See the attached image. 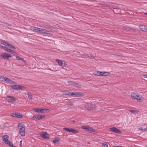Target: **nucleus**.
<instances>
[{
  "label": "nucleus",
  "mask_w": 147,
  "mask_h": 147,
  "mask_svg": "<svg viewBox=\"0 0 147 147\" xmlns=\"http://www.w3.org/2000/svg\"><path fill=\"white\" fill-rule=\"evenodd\" d=\"M131 97L132 99L136 100L139 102H141L144 100L142 96L137 93L132 92L131 95Z\"/></svg>",
  "instance_id": "obj_1"
},
{
  "label": "nucleus",
  "mask_w": 147,
  "mask_h": 147,
  "mask_svg": "<svg viewBox=\"0 0 147 147\" xmlns=\"http://www.w3.org/2000/svg\"><path fill=\"white\" fill-rule=\"evenodd\" d=\"M18 128L19 129V134L22 136H24L25 134V128L24 125L22 123H19L18 125Z\"/></svg>",
  "instance_id": "obj_2"
},
{
  "label": "nucleus",
  "mask_w": 147,
  "mask_h": 147,
  "mask_svg": "<svg viewBox=\"0 0 147 147\" xmlns=\"http://www.w3.org/2000/svg\"><path fill=\"white\" fill-rule=\"evenodd\" d=\"M33 110L39 114L45 113L48 112L50 111V110L48 109L40 108H34L33 109Z\"/></svg>",
  "instance_id": "obj_3"
},
{
  "label": "nucleus",
  "mask_w": 147,
  "mask_h": 147,
  "mask_svg": "<svg viewBox=\"0 0 147 147\" xmlns=\"http://www.w3.org/2000/svg\"><path fill=\"white\" fill-rule=\"evenodd\" d=\"M81 128L84 129L86 131H88L91 133H93L96 134L97 132L93 129V128L87 126H83L81 127Z\"/></svg>",
  "instance_id": "obj_4"
},
{
  "label": "nucleus",
  "mask_w": 147,
  "mask_h": 147,
  "mask_svg": "<svg viewBox=\"0 0 147 147\" xmlns=\"http://www.w3.org/2000/svg\"><path fill=\"white\" fill-rule=\"evenodd\" d=\"M0 79H2L3 80L6 81L7 83L12 84H15V82L11 80L10 78L3 76H0Z\"/></svg>",
  "instance_id": "obj_5"
},
{
  "label": "nucleus",
  "mask_w": 147,
  "mask_h": 147,
  "mask_svg": "<svg viewBox=\"0 0 147 147\" xmlns=\"http://www.w3.org/2000/svg\"><path fill=\"white\" fill-rule=\"evenodd\" d=\"M45 115H34L32 117V118L35 121L37 120H40L41 119L45 117Z\"/></svg>",
  "instance_id": "obj_6"
},
{
  "label": "nucleus",
  "mask_w": 147,
  "mask_h": 147,
  "mask_svg": "<svg viewBox=\"0 0 147 147\" xmlns=\"http://www.w3.org/2000/svg\"><path fill=\"white\" fill-rule=\"evenodd\" d=\"M8 138L9 136L7 135L4 136L2 138L3 141L4 142L5 144L8 145L9 146H10L11 143L8 140Z\"/></svg>",
  "instance_id": "obj_7"
},
{
  "label": "nucleus",
  "mask_w": 147,
  "mask_h": 147,
  "mask_svg": "<svg viewBox=\"0 0 147 147\" xmlns=\"http://www.w3.org/2000/svg\"><path fill=\"white\" fill-rule=\"evenodd\" d=\"M83 95V93L80 92H71L70 96L73 97H78L82 96Z\"/></svg>",
  "instance_id": "obj_8"
},
{
  "label": "nucleus",
  "mask_w": 147,
  "mask_h": 147,
  "mask_svg": "<svg viewBox=\"0 0 147 147\" xmlns=\"http://www.w3.org/2000/svg\"><path fill=\"white\" fill-rule=\"evenodd\" d=\"M40 135L42 137L45 139L48 140L49 138V134L46 132L43 131L41 132L40 134Z\"/></svg>",
  "instance_id": "obj_9"
},
{
  "label": "nucleus",
  "mask_w": 147,
  "mask_h": 147,
  "mask_svg": "<svg viewBox=\"0 0 147 147\" xmlns=\"http://www.w3.org/2000/svg\"><path fill=\"white\" fill-rule=\"evenodd\" d=\"M0 57L4 59H8L9 57H11L10 54H8L6 53H3L0 55Z\"/></svg>",
  "instance_id": "obj_10"
},
{
  "label": "nucleus",
  "mask_w": 147,
  "mask_h": 147,
  "mask_svg": "<svg viewBox=\"0 0 147 147\" xmlns=\"http://www.w3.org/2000/svg\"><path fill=\"white\" fill-rule=\"evenodd\" d=\"M95 105L92 104L90 103L86 104L85 105L86 108L88 110H92L93 108H94Z\"/></svg>",
  "instance_id": "obj_11"
},
{
  "label": "nucleus",
  "mask_w": 147,
  "mask_h": 147,
  "mask_svg": "<svg viewBox=\"0 0 147 147\" xmlns=\"http://www.w3.org/2000/svg\"><path fill=\"white\" fill-rule=\"evenodd\" d=\"M6 100L9 102H13L16 101V98L13 96H9L7 97Z\"/></svg>",
  "instance_id": "obj_12"
},
{
  "label": "nucleus",
  "mask_w": 147,
  "mask_h": 147,
  "mask_svg": "<svg viewBox=\"0 0 147 147\" xmlns=\"http://www.w3.org/2000/svg\"><path fill=\"white\" fill-rule=\"evenodd\" d=\"M38 32H39L41 34H51L50 32L48 30H46L45 29L40 28V29H39Z\"/></svg>",
  "instance_id": "obj_13"
},
{
  "label": "nucleus",
  "mask_w": 147,
  "mask_h": 147,
  "mask_svg": "<svg viewBox=\"0 0 147 147\" xmlns=\"http://www.w3.org/2000/svg\"><path fill=\"white\" fill-rule=\"evenodd\" d=\"M11 88L15 90H22L24 89V87L19 85H14L11 86Z\"/></svg>",
  "instance_id": "obj_14"
},
{
  "label": "nucleus",
  "mask_w": 147,
  "mask_h": 147,
  "mask_svg": "<svg viewBox=\"0 0 147 147\" xmlns=\"http://www.w3.org/2000/svg\"><path fill=\"white\" fill-rule=\"evenodd\" d=\"M110 131L116 133L120 134L121 133V131L119 130L118 129L114 127H113L111 128H110Z\"/></svg>",
  "instance_id": "obj_15"
},
{
  "label": "nucleus",
  "mask_w": 147,
  "mask_h": 147,
  "mask_svg": "<svg viewBox=\"0 0 147 147\" xmlns=\"http://www.w3.org/2000/svg\"><path fill=\"white\" fill-rule=\"evenodd\" d=\"M11 115L12 116L14 117H16L20 118H22L23 117L22 115L18 113H13Z\"/></svg>",
  "instance_id": "obj_16"
},
{
  "label": "nucleus",
  "mask_w": 147,
  "mask_h": 147,
  "mask_svg": "<svg viewBox=\"0 0 147 147\" xmlns=\"http://www.w3.org/2000/svg\"><path fill=\"white\" fill-rule=\"evenodd\" d=\"M30 30L33 32H38L39 29H40V28L33 26L30 27Z\"/></svg>",
  "instance_id": "obj_17"
},
{
  "label": "nucleus",
  "mask_w": 147,
  "mask_h": 147,
  "mask_svg": "<svg viewBox=\"0 0 147 147\" xmlns=\"http://www.w3.org/2000/svg\"><path fill=\"white\" fill-rule=\"evenodd\" d=\"M67 82L69 85L73 86H76V85H80L79 83H76L73 81H69Z\"/></svg>",
  "instance_id": "obj_18"
},
{
  "label": "nucleus",
  "mask_w": 147,
  "mask_h": 147,
  "mask_svg": "<svg viewBox=\"0 0 147 147\" xmlns=\"http://www.w3.org/2000/svg\"><path fill=\"white\" fill-rule=\"evenodd\" d=\"M146 26L144 25H141L139 26V28L141 30L144 31H146Z\"/></svg>",
  "instance_id": "obj_19"
},
{
  "label": "nucleus",
  "mask_w": 147,
  "mask_h": 147,
  "mask_svg": "<svg viewBox=\"0 0 147 147\" xmlns=\"http://www.w3.org/2000/svg\"><path fill=\"white\" fill-rule=\"evenodd\" d=\"M56 61L58 63V65L60 66H62L63 65V61L59 59H55Z\"/></svg>",
  "instance_id": "obj_20"
},
{
  "label": "nucleus",
  "mask_w": 147,
  "mask_h": 147,
  "mask_svg": "<svg viewBox=\"0 0 147 147\" xmlns=\"http://www.w3.org/2000/svg\"><path fill=\"white\" fill-rule=\"evenodd\" d=\"M110 74L109 72L101 71V76H107Z\"/></svg>",
  "instance_id": "obj_21"
},
{
  "label": "nucleus",
  "mask_w": 147,
  "mask_h": 147,
  "mask_svg": "<svg viewBox=\"0 0 147 147\" xmlns=\"http://www.w3.org/2000/svg\"><path fill=\"white\" fill-rule=\"evenodd\" d=\"M61 92L64 95L70 96L71 92L69 91H63Z\"/></svg>",
  "instance_id": "obj_22"
},
{
  "label": "nucleus",
  "mask_w": 147,
  "mask_h": 147,
  "mask_svg": "<svg viewBox=\"0 0 147 147\" xmlns=\"http://www.w3.org/2000/svg\"><path fill=\"white\" fill-rule=\"evenodd\" d=\"M72 133H78L79 131L76 129L70 128V132Z\"/></svg>",
  "instance_id": "obj_23"
},
{
  "label": "nucleus",
  "mask_w": 147,
  "mask_h": 147,
  "mask_svg": "<svg viewBox=\"0 0 147 147\" xmlns=\"http://www.w3.org/2000/svg\"><path fill=\"white\" fill-rule=\"evenodd\" d=\"M43 28H45L46 29H48V30H50L52 29V28H53V27H52L51 26L47 25H45V26H44L42 27Z\"/></svg>",
  "instance_id": "obj_24"
},
{
  "label": "nucleus",
  "mask_w": 147,
  "mask_h": 147,
  "mask_svg": "<svg viewBox=\"0 0 147 147\" xmlns=\"http://www.w3.org/2000/svg\"><path fill=\"white\" fill-rule=\"evenodd\" d=\"M1 43L3 45H5V46H7V45L8 43H7V42L5 41V40H2L1 41Z\"/></svg>",
  "instance_id": "obj_25"
},
{
  "label": "nucleus",
  "mask_w": 147,
  "mask_h": 147,
  "mask_svg": "<svg viewBox=\"0 0 147 147\" xmlns=\"http://www.w3.org/2000/svg\"><path fill=\"white\" fill-rule=\"evenodd\" d=\"M28 97L30 100H32V95L30 93L28 92L27 93Z\"/></svg>",
  "instance_id": "obj_26"
},
{
  "label": "nucleus",
  "mask_w": 147,
  "mask_h": 147,
  "mask_svg": "<svg viewBox=\"0 0 147 147\" xmlns=\"http://www.w3.org/2000/svg\"><path fill=\"white\" fill-rule=\"evenodd\" d=\"M1 47L3 48V49L5 50H6V51H7V52H9L10 50V49H9L7 47H4V46H1Z\"/></svg>",
  "instance_id": "obj_27"
},
{
  "label": "nucleus",
  "mask_w": 147,
  "mask_h": 147,
  "mask_svg": "<svg viewBox=\"0 0 147 147\" xmlns=\"http://www.w3.org/2000/svg\"><path fill=\"white\" fill-rule=\"evenodd\" d=\"M7 46L12 49H16V47L14 46L9 43L7 45Z\"/></svg>",
  "instance_id": "obj_28"
},
{
  "label": "nucleus",
  "mask_w": 147,
  "mask_h": 147,
  "mask_svg": "<svg viewBox=\"0 0 147 147\" xmlns=\"http://www.w3.org/2000/svg\"><path fill=\"white\" fill-rule=\"evenodd\" d=\"M16 58L18 60H20L24 62V63H25V61L24 60V59L23 58H21L19 57L17 55H16Z\"/></svg>",
  "instance_id": "obj_29"
},
{
  "label": "nucleus",
  "mask_w": 147,
  "mask_h": 147,
  "mask_svg": "<svg viewBox=\"0 0 147 147\" xmlns=\"http://www.w3.org/2000/svg\"><path fill=\"white\" fill-rule=\"evenodd\" d=\"M101 71H97L96 72H94V74L98 76H101Z\"/></svg>",
  "instance_id": "obj_30"
},
{
  "label": "nucleus",
  "mask_w": 147,
  "mask_h": 147,
  "mask_svg": "<svg viewBox=\"0 0 147 147\" xmlns=\"http://www.w3.org/2000/svg\"><path fill=\"white\" fill-rule=\"evenodd\" d=\"M66 104L71 106H72L73 105V104L71 101L67 102L66 103Z\"/></svg>",
  "instance_id": "obj_31"
},
{
  "label": "nucleus",
  "mask_w": 147,
  "mask_h": 147,
  "mask_svg": "<svg viewBox=\"0 0 147 147\" xmlns=\"http://www.w3.org/2000/svg\"><path fill=\"white\" fill-rule=\"evenodd\" d=\"M9 52L11 53L12 54H14L16 56L17 55V53L13 51L11 49Z\"/></svg>",
  "instance_id": "obj_32"
},
{
  "label": "nucleus",
  "mask_w": 147,
  "mask_h": 147,
  "mask_svg": "<svg viewBox=\"0 0 147 147\" xmlns=\"http://www.w3.org/2000/svg\"><path fill=\"white\" fill-rule=\"evenodd\" d=\"M63 130H65L66 131L69 132H70V128H66V127H64L63 128Z\"/></svg>",
  "instance_id": "obj_33"
},
{
  "label": "nucleus",
  "mask_w": 147,
  "mask_h": 147,
  "mask_svg": "<svg viewBox=\"0 0 147 147\" xmlns=\"http://www.w3.org/2000/svg\"><path fill=\"white\" fill-rule=\"evenodd\" d=\"M102 146L108 147V144L107 142H105V143H102Z\"/></svg>",
  "instance_id": "obj_34"
},
{
  "label": "nucleus",
  "mask_w": 147,
  "mask_h": 147,
  "mask_svg": "<svg viewBox=\"0 0 147 147\" xmlns=\"http://www.w3.org/2000/svg\"><path fill=\"white\" fill-rule=\"evenodd\" d=\"M58 141V140L56 138L55 140H53V142L54 143H57Z\"/></svg>",
  "instance_id": "obj_35"
},
{
  "label": "nucleus",
  "mask_w": 147,
  "mask_h": 147,
  "mask_svg": "<svg viewBox=\"0 0 147 147\" xmlns=\"http://www.w3.org/2000/svg\"><path fill=\"white\" fill-rule=\"evenodd\" d=\"M129 111L131 112L133 114H135L136 112V111L135 110H130Z\"/></svg>",
  "instance_id": "obj_36"
},
{
  "label": "nucleus",
  "mask_w": 147,
  "mask_h": 147,
  "mask_svg": "<svg viewBox=\"0 0 147 147\" xmlns=\"http://www.w3.org/2000/svg\"><path fill=\"white\" fill-rule=\"evenodd\" d=\"M100 5L101 6H102V7H108V6H107L106 5H105V4H103V3H101V4H100Z\"/></svg>",
  "instance_id": "obj_37"
},
{
  "label": "nucleus",
  "mask_w": 147,
  "mask_h": 147,
  "mask_svg": "<svg viewBox=\"0 0 147 147\" xmlns=\"http://www.w3.org/2000/svg\"><path fill=\"white\" fill-rule=\"evenodd\" d=\"M139 130L140 131H143V128L142 127H141L139 128Z\"/></svg>",
  "instance_id": "obj_38"
},
{
  "label": "nucleus",
  "mask_w": 147,
  "mask_h": 147,
  "mask_svg": "<svg viewBox=\"0 0 147 147\" xmlns=\"http://www.w3.org/2000/svg\"><path fill=\"white\" fill-rule=\"evenodd\" d=\"M22 141L21 140L20 141V147H21L22 146Z\"/></svg>",
  "instance_id": "obj_39"
},
{
  "label": "nucleus",
  "mask_w": 147,
  "mask_h": 147,
  "mask_svg": "<svg viewBox=\"0 0 147 147\" xmlns=\"http://www.w3.org/2000/svg\"><path fill=\"white\" fill-rule=\"evenodd\" d=\"M10 146V147H16V146H13L12 144H11V145Z\"/></svg>",
  "instance_id": "obj_40"
},
{
  "label": "nucleus",
  "mask_w": 147,
  "mask_h": 147,
  "mask_svg": "<svg viewBox=\"0 0 147 147\" xmlns=\"http://www.w3.org/2000/svg\"><path fill=\"white\" fill-rule=\"evenodd\" d=\"M64 65H65V66L66 65H67V63H66L65 61H63Z\"/></svg>",
  "instance_id": "obj_41"
},
{
  "label": "nucleus",
  "mask_w": 147,
  "mask_h": 147,
  "mask_svg": "<svg viewBox=\"0 0 147 147\" xmlns=\"http://www.w3.org/2000/svg\"><path fill=\"white\" fill-rule=\"evenodd\" d=\"M143 77L144 78H147V75H145L143 76Z\"/></svg>",
  "instance_id": "obj_42"
},
{
  "label": "nucleus",
  "mask_w": 147,
  "mask_h": 147,
  "mask_svg": "<svg viewBox=\"0 0 147 147\" xmlns=\"http://www.w3.org/2000/svg\"><path fill=\"white\" fill-rule=\"evenodd\" d=\"M92 57L90 55V56L88 55V56L87 57L89 58L90 59H91Z\"/></svg>",
  "instance_id": "obj_43"
},
{
  "label": "nucleus",
  "mask_w": 147,
  "mask_h": 147,
  "mask_svg": "<svg viewBox=\"0 0 147 147\" xmlns=\"http://www.w3.org/2000/svg\"><path fill=\"white\" fill-rule=\"evenodd\" d=\"M7 24L6 23H4V24H3V26H7Z\"/></svg>",
  "instance_id": "obj_44"
},
{
  "label": "nucleus",
  "mask_w": 147,
  "mask_h": 147,
  "mask_svg": "<svg viewBox=\"0 0 147 147\" xmlns=\"http://www.w3.org/2000/svg\"><path fill=\"white\" fill-rule=\"evenodd\" d=\"M144 130L145 131H147V127L144 129Z\"/></svg>",
  "instance_id": "obj_45"
},
{
  "label": "nucleus",
  "mask_w": 147,
  "mask_h": 147,
  "mask_svg": "<svg viewBox=\"0 0 147 147\" xmlns=\"http://www.w3.org/2000/svg\"><path fill=\"white\" fill-rule=\"evenodd\" d=\"M101 100V99L100 98H98V100L99 101Z\"/></svg>",
  "instance_id": "obj_46"
},
{
  "label": "nucleus",
  "mask_w": 147,
  "mask_h": 147,
  "mask_svg": "<svg viewBox=\"0 0 147 147\" xmlns=\"http://www.w3.org/2000/svg\"><path fill=\"white\" fill-rule=\"evenodd\" d=\"M146 27V30L147 31V26Z\"/></svg>",
  "instance_id": "obj_47"
},
{
  "label": "nucleus",
  "mask_w": 147,
  "mask_h": 147,
  "mask_svg": "<svg viewBox=\"0 0 147 147\" xmlns=\"http://www.w3.org/2000/svg\"><path fill=\"white\" fill-rule=\"evenodd\" d=\"M145 14L146 15H147V13H145Z\"/></svg>",
  "instance_id": "obj_48"
},
{
  "label": "nucleus",
  "mask_w": 147,
  "mask_h": 147,
  "mask_svg": "<svg viewBox=\"0 0 147 147\" xmlns=\"http://www.w3.org/2000/svg\"><path fill=\"white\" fill-rule=\"evenodd\" d=\"M75 122V121H74V120H73V122Z\"/></svg>",
  "instance_id": "obj_49"
},
{
  "label": "nucleus",
  "mask_w": 147,
  "mask_h": 147,
  "mask_svg": "<svg viewBox=\"0 0 147 147\" xmlns=\"http://www.w3.org/2000/svg\"><path fill=\"white\" fill-rule=\"evenodd\" d=\"M8 25V26H10V25Z\"/></svg>",
  "instance_id": "obj_50"
}]
</instances>
